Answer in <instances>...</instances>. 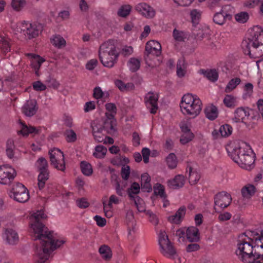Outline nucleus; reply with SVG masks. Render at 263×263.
Returning a JSON list of instances; mask_svg holds the SVG:
<instances>
[{"label":"nucleus","instance_id":"obj_1","mask_svg":"<svg viewBox=\"0 0 263 263\" xmlns=\"http://www.w3.org/2000/svg\"><path fill=\"white\" fill-rule=\"evenodd\" d=\"M43 211L33 213L30 217L29 232L37 241L35 252V258L37 263H45L51 253L60 248L66 242V239L54 231L46 230L41 220L46 219Z\"/></svg>","mask_w":263,"mask_h":263},{"label":"nucleus","instance_id":"obj_2","mask_svg":"<svg viewBox=\"0 0 263 263\" xmlns=\"http://www.w3.org/2000/svg\"><path fill=\"white\" fill-rule=\"evenodd\" d=\"M261 253H263L262 233L249 231L239 237L236 254L241 261L251 262L255 255Z\"/></svg>","mask_w":263,"mask_h":263},{"label":"nucleus","instance_id":"obj_3","mask_svg":"<svg viewBox=\"0 0 263 263\" xmlns=\"http://www.w3.org/2000/svg\"><path fill=\"white\" fill-rule=\"evenodd\" d=\"M231 158L241 167L251 170L254 163V154L250 145L244 142L234 141L226 146Z\"/></svg>","mask_w":263,"mask_h":263},{"label":"nucleus","instance_id":"obj_4","mask_svg":"<svg viewBox=\"0 0 263 263\" xmlns=\"http://www.w3.org/2000/svg\"><path fill=\"white\" fill-rule=\"evenodd\" d=\"M250 36L248 41L243 42L247 49L246 54L254 58L263 55V29L259 26H255L249 30Z\"/></svg>","mask_w":263,"mask_h":263},{"label":"nucleus","instance_id":"obj_5","mask_svg":"<svg viewBox=\"0 0 263 263\" xmlns=\"http://www.w3.org/2000/svg\"><path fill=\"white\" fill-rule=\"evenodd\" d=\"M180 108L184 116L195 118L200 114L202 108V103L196 95L187 93L184 95L180 100Z\"/></svg>","mask_w":263,"mask_h":263},{"label":"nucleus","instance_id":"obj_6","mask_svg":"<svg viewBox=\"0 0 263 263\" xmlns=\"http://www.w3.org/2000/svg\"><path fill=\"white\" fill-rule=\"evenodd\" d=\"M119 52L114 42L108 41L100 47L99 57L102 64L106 67L112 68L118 61Z\"/></svg>","mask_w":263,"mask_h":263},{"label":"nucleus","instance_id":"obj_7","mask_svg":"<svg viewBox=\"0 0 263 263\" xmlns=\"http://www.w3.org/2000/svg\"><path fill=\"white\" fill-rule=\"evenodd\" d=\"M42 28L40 24L31 23L28 21H23L17 23L15 30L16 33H22L30 39L38 36Z\"/></svg>","mask_w":263,"mask_h":263},{"label":"nucleus","instance_id":"obj_8","mask_svg":"<svg viewBox=\"0 0 263 263\" xmlns=\"http://www.w3.org/2000/svg\"><path fill=\"white\" fill-rule=\"evenodd\" d=\"M158 242L161 253L167 257L174 258L176 255V251L170 241L165 231L161 230L159 232Z\"/></svg>","mask_w":263,"mask_h":263},{"label":"nucleus","instance_id":"obj_9","mask_svg":"<svg viewBox=\"0 0 263 263\" xmlns=\"http://www.w3.org/2000/svg\"><path fill=\"white\" fill-rule=\"evenodd\" d=\"M9 195L11 199L20 203L26 202L30 197L27 188L19 182L16 183L13 185Z\"/></svg>","mask_w":263,"mask_h":263},{"label":"nucleus","instance_id":"obj_10","mask_svg":"<svg viewBox=\"0 0 263 263\" xmlns=\"http://www.w3.org/2000/svg\"><path fill=\"white\" fill-rule=\"evenodd\" d=\"M16 176L15 170L8 165H0V183L9 184Z\"/></svg>","mask_w":263,"mask_h":263},{"label":"nucleus","instance_id":"obj_11","mask_svg":"<svg viewBox=\"0 0 263 263\" xmlns=\"http://www.w3.org/2000/svg\"><path fill=\"white\" fill-rule=\"evenodd\" d=\"M51 163L58 170H65V161L64 155L61 151L57 148H54L49 151Z\"/></svg>","mask_w":263,"mask_h":263},{"label":"nucleus","instance_id":"obj_12","mask_svg":"<svg viewBox=\"0 0 263 263\" xmlns=\"http://www.w3.org/2000/svg\"><path fill=\"white\" fill-rule=\"evenodd\" d=\"M161 51V46L158 42L152 40L147 42L145 46V51L147 54L145 60L146 63L149 66H154L151 63H148V60L151 59V55L157 57L160 54Z\"/></svg>","mask_w":263,"mask_h":263},{"label":"nucleus","instance_id":"obj_13","mask_svg":"<svg viewBox=\"0 0 263 263\" xmlns=\"http://www.w3.org/2000/svg\"><path fill=\"white\" fill-rule=\"evenodd\" d=\"M250 115V109L248 107H239L234 112V116L232 118L233 123H246Z\"/></svg>","mask_w":263,"mask_h":263},{"label":"nucleus","instance_id":"obj_14","mask_svg":"<svg viewBox=\"0 0 263 263\" xmlns=\"http://www.w3.org/2000/svg\"><path fill=\"white\" fill-rule=\"evenodd\" d=\"M134 9L138 13L146 18H152L155 15V11L153 8L145 2L137 4Z\"/></svg>","mask_w":263,"mask_h":263},{"label":"nucleus","instance_id":"obj_15","mask_svg":"<svg viewBox=\"0 0 263 263\" xmlns=\"http://www.w3.org/2000/svg\"><path fill=\"white\" fill-rule=\"evenodd\" d=\"M214 200L216 206L220 208H226L231 203L232 198L229 193L222 192L215 195Z\"/></svg>","mask_w":263,"mask_h":263},{"label":"nucleus","instance_id":"obj_16","mask_svg":"<svg viewBox=\"0 0 263 263\" xmlns=\"http://www.w3.org/2000/svg\"><path fill=\"white\" fill-rule=\"evenodd\" d=\"M3 240L9 245H15L18 242L17 233L13 229L8 228L4 230L2 234Z\"/></svg>","mask_w":263,"mask_h":263},{"label":"nucleus","instance_id":"obj_17","mask_svg":"<svg viewBox=\"0 0 263 263\" xmlns=\"http://www.w3.org/2000/svg\"><path fill=\"white\" fill-rule=\"evenodd\" d=\"M27 55L30 58L31 66L36 76H40V69L42 64L45 60L39 55L33 53H28Z\"/></svg>","mask_w":263,"mask_h":263},{"label":"nucleus","instance_id":"obj_18","mask_svg":"<svg viewBox=\"0 0 263 263\" xmlns=\"http://www.w3.org/2000/svg\"><path fill=\"white\" fill-rule=\"evenodd\" d=\"M158 96L157 94L148 93L145 98V103L151 113L155 114L158 110Z\"/></svg>","mask_w":263,"mask_h":263},{"label":"nucleus","instance_id":"obj_19","mask_svg":"<svg viewBox=\"0 0 263 263\" xmlns=\"http://www.w3.org/2000/svg\"><path fill=\"white\" fill-rule=\"evenodd\" d=\"M106 117L105 120L100 125H102V129L106 133L114 134L117 132V121L115 118Z\"/></svg>","mask_w":263,"mask_h":263},{"label":"nucleus","instance_id":"obj_20","mask_svg":"<svg viewBox=\"0 0 263 263\" xmlns=\"http://www.w3.org/2000/svg\"><path fill=\"white\" fill-rule=\"evenodd\" d=\"M227 7H230L229 6H226L222 8L220 12L215 13L213 16V21L217 24L222 25L226 23L228 20H230L232 18L231 14L226 12L224 9Z\"/></svg>","mask_w":263,"mask_h":263},{"label":"nucleus","instance_id":"obj_21","mask_svg":"<svg viewBox=\"0 0 263 263\" xmlns=\"http://www.w3.org/2000/svg\"><path fill=\"white\" fill-rule=\"evenodd\" d=\"M91 126L95 140L98 142H102L104 140L105 135L107 133L104 132L102 128V125L97 122H94Z\"/></svg>","mask_w":263,"mask_h":263},{"label":"nucleus","instance_id":"obj_22","mask_svg":"<svg viewBox=\"0 0 263 263\" xmlns=\"http://www.w3.org/2000/svg\"><path fill=\"white\" fill-rule=\"evenodd\" d=\"M37 109L36 102L34 100L27 101L22 107L23 112L28 117L34 115Z\"/></svg>","mask_w":263,"mask_h":263},{"label":"nucleus","instance_id":"obj_23","mask_svg":"<svg viewBox=\"0 0 263 263\" xmlns=\"http://www.w3.org/2000/svg\"><path fill=\"white\" fill-rule=\"evenodd\" d=\"M185 208L183 206L180 208L174 214L167 217L168 221L173 224H179L183 220L185 214Z\"/></svg>","mask_w":263,"mask_h":263},{"label":"nucleus","instance_id":"obj_24","mask_svg":"<svg viewBox=\"0 0 263 263\" xmlns=\"http://www.w3.org/2000/svg\"><path fill=\"white\" fill-rule=\"evenodd\" d=\"M256 191L255 186L251 184H247L243 186L241 190V194L244 200L250 199Z\"/></svg>","mask_w":263,"mask_h":263},{"label":"nucleus","instance_id":"obj_25","mask_svg":"<svg viewBox=\"0 0 263 263\" xmlns=\"http://www.w3.org/2000/svg\"><path fill=\"white\" fill-rule=\"evenodd\" d=\"M186 237L190 242H197L200 239L199 230L195 227H190L186 229Z\"/></svg>","mask_w":263,"mask_h":263},{"label":"nucleus","instance_id":"obj_26","mask_svg":"<svg viewBox=\"0 0 263 263\" xmlns=\"http://www.w3.org/2000/svg\"><path fill=\"white\" fill-rule=\"evenodd\" d=\"M185 181V179L184 176L178 175L176 176L174 179L169 180L167 181V185L170 188L176 189L182 187Z\"/></svg>","mask_w":263,"mask_h":263},{"label":"nucleus","instance_id":"obj_27","mask_svg":"<svg viewBox=\"0 0 263 263\" xmlns=\"http://www.w3.org/2000/svg\"><path fill=\"white\" fill-rule=\"evenodd\" d=\"M223 103L228 108H234L238 105V99L233 95H226L223 99Z\"/></svg>","mask_w":263,"mask_h":263},{"label":"nucleus","instance_id":"obj_28","mask_svg":"<svg viewBox=\"0 0 263 263\" xmlns=\"http://www.w3.org/2000/svg\"><path fill=\"white\" fill-rule=\"evenodd\" d=\"M20 130L18 131V134L23 136H27L30 134H37L39 133L40 129L36 128L32 126H28L26 124L21 123Z\"/></svg>","mask_w":263,"mask_h":263},{"label":"nucleus","instance_id":"obj_29","mask_svg":"<svg viewBox=\"0 0 263 263\" xmlns=\"http://www.w3.org/2000/svg\"><path fill=\"white\" fill-rule=\"evenodd\" d=\"M99 253L101 258L105 260H109L112 257V251L107 245H104L100 247Z\"/></svg>","mask_w":263,"mask_h":263},{"label":"nucleus","instance_id":"obj_30","mask_svg":"<svg viewBox=\"0 0 263 263\" xmlns=\"http://www.w3.org/2000/svg\"><path fill=\"white\" fill-rule=\"evenodd\" d=\"M204 111L206 117L210 120L215 119L218 116V109L215 106L212 104L207 106Z\"/></svg>","mask_w":263,"mask_h":263},{"label":"nucleus","instance_id":"obj_31","mask_svg":"<svg viewBox=\"0 0 263 263\" xmlns=\"http://www.w3.org/2000/svg\"><path fill=\"white\" fill-rule=\"evenodd\" d=\"M50 41L53 46L59 49L64 47L66 44L65 40L58 34L53 35L50 39Z\"/></svg>","mask_w":263,"mask_h":263},{"label":"nucleus","instance_id":"obj_32","mask_svg":"<svg viewBox=\"0 0 263 263\" xmlns=\"http://www.w3.org/2000/svg\"><path fill=\"white\" fill-rule=\"evenodd\" d=\"M173 36L177 42H184L189 37V34L185 31L175 29L173 32Z\"/></svg>","mask_w":263,"mask_h":263},{"label":"nucleus","instance_id":"obj_33","mask_svg":"<svg viewBox=\"0 0 263 263\" xmlns=\"http://www.w3.org/2000/svg\"><path fill=\"white\" fill-rule=\"evenodd\" d=\"M241 80L239 78H235L229 81L224 88V92L230 93L233 91L240 83Z\"/></svg>","mask_w":263,"mask_h":263},{"label":"nucleus","instance_id":"obj_34","mask_svg":"<svg viewBox=\"0 0 263 263\" xmlns=\"http://www.w3.org/2000/svg\"><path fill=\"white\" fill-rule=\"evenodd\" d=\"M115 84L122 91L132 90L135 87L133 83L130 82L126 84L120 80H116Z\"/></svg>","mask_w":263,"mask_h":263},{"label":"nucleus","instance_id":"obj_35","mask_svg":"<svg viewBox=\"0 0 263 263\" xmlns=\"http://www.w3.org/2000/svg\"><path fill=\"white\" fill-rule=\"evenodd\" d=\"M49 172H40L37 177V185L40 189H42L44 187L46 181L49 179Z\"/></svg>","mask_w":263,"mask_h":263},{"label":"nucleus","instance_id":"obj_36","mask_svg":"<svg viewBox=\"0 0 263 263\" xmlns=\"http://www.w3.org/2000/svg\"><path fill=\"white\" fill-rule=\"evenodd\" d=\"M15 150L14 141L12 139H9L6 144V152L7 156L10 159L13 158L15 154Z\"/></svg>","mask_w":263,"mask_h":263},{"label":"nucleus","instance_id":"obj_37","mask_svg":"<svg viewBox=\"0 0 263 263\" xmlns=\"http://www.w3.org/2000/svg\"><path fill=\"white\" fill-rule=\"evenodd\" d=\"M35 165L39 172H49L48 162L44 158H40Z\"/></svg>","mask_w":263,"mask_h":263},{"label":"nucleus","instance_id":"obj_38","mask_svg":"<svg viewBox=\"0 0 263 263\" xmlns=\"http://www.w3.org/2000/svg\"><path fill=\"white\" fill-rule=\"evenodd\" d=\"M186 63L183 59L178 61L177 64V74L180 78L183 77L186 73Z\"/></svg>","mask_w":263,"mask_h":263},{"label":"nucleus","instance_id":"obj_39","mask_svg":"<svg viewBox=\"0 0 263 263\" xmlns=\"http://www.w3.org/2000/svg\"><path fill=\"white\" fill-rule=\"evenodd\" d=\"M132 9V6L130 5H123L119 8L117 14L121 17H126L130 14Z\"/></svg>","mask_w":263,"mask_h":263},{"label":"nucleus","instance_id":"obj_40","mask_svg":"<svg viewBox=\"0 0 263 263\" xmlns=\"http://www.w3.org/2000/svg\"><path fill=\"white\" fill-rule=\"evenodd\" d=\"M150 181L151 178L148 174L144 173L141 175V186L147 192H149L151 190H152V186L150 184Z\"/></svg>","mask_w":263,"mask_h":263},{"label":"nucleus","instance_id":"obj_41","mask_svg":"<svg viewBox=\"0 0 263 263\" xmlns=\"http://www.w3.org/2000/svg\"><path fill=\"white\" fill-rule=\"evenodd\" d=\"M107 148L103 145H99L96 146L93 155L98 159L103 158L107 153Z\"/></svg>","mask_w":263,"mask_h":263},{"label":"nucleus","instance_id":"obj_42","mask_svg":"<svg viewBox=\"0 0 263 263\" xmlns=\"http://www.w3.org/2000/svg\"><path fill=\"white\" fill-rule=\"evenodd\" d=\"M202 12L198 9H194L190 11V16L194 25L198 24L200 20Z\"/></svg>","mask_w":263,"mask_h":263},{"label":"nucleus","instance_id":"obj_43","mask_svg":"<svg viewBox=\"0 0 263 263\" xmlns=\"http://www.w3.org/2000/svg\"><path fill=\"white\" fill-rule=\"evenodd\" d=\"M200 178V174L191 167L189 168V181L191 184H195Z\"/></svg>","mask_w":263,"mask_h":263},{"label":"nucleus","instance_id":"obj_44","mask_svg":"<svg viewBox=\"0 0 263 263\" xmlns=\"http://www.w3.org/2000/svg\"><path fill=\"white\" fill-rule=\"evenodd\" d=\"M127 66L131 71H136L140 67V60L135 58H130L127 62Z\"/></svg>","mask_w":263,"mask_h":263},{"label":"nucleus","instance_id":"obj_45","mask_svg":"<svg viewBox=\"0 0 263 263\" xmlns=\"http://www.w3.org/2000/svg\"><path fill=\"white\" fill-rule=\"evenodd\" d=\"M105 109L107 112L105 113L106 117L115 118L117 114V107L115 104L108 103L105 104Z\"/></svg>","mask_w":263,"mask_h":263},{"label":"nucleus","instance_id":"obj_46","mask_svg":"<svg viewBox=\"0 0 263 263\" xmlns=\"http://www.w3.org/2000/svg\"><path fill=\"white\" fill-rule=\"evenodd\" d=\"M26 4V0H12L11 6L17 12L21 11Z\"/></svg>","mask_w":263,"mask_h":263},{"label":"nucleus","instance_id":"obj_47","mask_svg":"<svg viewBox=\"0 0 263 263\" xmlns=\"http://www.w3.org/2000/svg\"><path fill=\"white\" fill-rule=\"evenodd\" d=\"M154 192L156 195L159 196L162 199H165L166 197L164 186L160 183H156L154 186Z\"/></svg>","mask_w":263,"mask_h":263},{"label":"nucleus","instance_id":"obj_48","mask_svg":"<svg viewBox=\"0 0 263 263\" xmlns=\"http://www.w3.org/2000/svg\"><path fill=\"white\" fill-rule=\"evenodd\" d=\"M166 162L168 167L171 169L175 168L178 163L177 157L174 153H171L168 155L166 158Z\"/></svg>","mask_w":263,"mask_h":263},{"label":"nucleus","instance_id":"obj_49","mask_svg":"<svg viewBox=\"0 0 263 263\" xmlns=\"http://www.w3.org/2000/svg\"><path fill=\"white\" fill-rule=\"evenodd\" d=\"M81 168L82 173L87 176H90L93 173L91 165L86 161H82L81 163Z\"/></svg>","mask_w":263,"mask_h":263},{"label":"nucleus","instance_id":"obj_50","mask_svg":"<svg viewBox=\"0 0 263 263\" xmlns=\"http://www.w3.org/2000/svg\"><path fill=\"white\" fill-rule=\"evenodd\" d=\"M253 92V85L250 83H246L243 89V92L242 95V97L243 99H247L250 98Z\"/></svg>","mask_w":263,"mask_h":263},{"label":"nucleus","instance_id":"obj_51","mask_svg":"<svg viewBox=\"0 0 263 263\" xmlns=\"http://www.w3.org/2000/svg\"><path fill=\"white\" fill-rule=\"evenodd\" d=\"M194 138V135L192 132H187L182 133L180 139L181 144H185L191 141Z\"/></svg>","mask_w":263,"mask_h":263},{"label":"nucleus","instance_id":"obj_52","mask_svg":"<svg viewBox=\"0 0 263 263\" xmlns=\"http://www.w3.org/2000/svg\"><path fill=\"white\" fill-rule=\"evenodd\" d=\"M204 74L206 78L212 82H215L218 78V74L216 70H210L205 71Z\"/></svg>","mask_w":263,"mask_h":263},{"label":"nucleus","instance_id":"obj_53","mask_svg":"<svg viewBox=\"0 0 263 263\" xmlns=\"http://www.w3.org/2000/svg\"><path fill=\"white\" fill-rule=\"evenodd\" d=\"M219 132L222 137H228L232 134V128L229 125H223L220 127Z\"/></svg>","mask_w":263,"mask_h":263},{"label":"nucleus","instance_id":"obj_54","mask_svg":"<svg viewBox=\"0 0 263 263\" xmlns=\"http://www.w3.org/2000/svg\"><path fill=\"white\" fill-rule=\"evenodd\" d=\"M249 14L246 12H240L235 15L236 21L239 23H245L249 19Z\"/></svg>","mask_w":263,"mask_h":263},{"label":"nucleus","instance_id":"obj_55","mask_svg":"<svg viewBox=\"0 0 263 263\" xmlns=\"http://www.w3.org/2000/svg\"><path fill=\"white\" fill-rule=\"evenodd\" d=\"M130 173V167L127 165H123L121 169V176L124 180H127Z\"/></svg>","mask_w":263,"mask_h":263},{"label":"nucleus","instance_id":"obj_56","mask_svg":"<svg viewBox=\"0 0 263 263\" xmlns=\"http://www.w3.org/2000/svg\"><path fill=\"white\" fill-rule=\"evenodd\" d=\"M135 203L139 212H143L145 211V204L141 199L138 197H136L135 199Z\"/></svg>","mask_w":263,"mask_h":263},{"label":"nucleus","instance_id":"obj_57","mask_svg":"<svg viewBox=\"0 0 263 263\" xmlns=\"http://www.w3.org/2000/svg\"><path fill=\"white\" fill-rule=\"evenodd\" d=\"M103 210L105 216L107 218H110L113 216V210L112 207L109 206L107 203L103 202Z\"/></svg>","mask_w":263,"mask_h":263},{"label":"nucleus","instance_id":"obj_58","mask_svg":"<svg viewBox=\"0 0 263 263\" xmlns=\"http://www.w3.org/2000/svg\"><path fill=\"white\" fill-rule=\"evenodd\" d=\"M140 186L138 183L134 182L133 183L128 192L129 196L130 197H133L132 194H137L139 192Z\"/></svg>","mask_w":263,"mask_h":263},{"label":"nucleus","instance_id":"obj_59","mask_svg":"<svg viewBox=\"0 0 263 263\" xmlns=\"http://www.w3.org/2000/svg\"><path fill=\"white\" fill-rule=\"evenodd\" d=\"M32 87L36 91H44L47 88L46 86L40 81L34 82L32 84Z\"/></svg>","mask_w":263,"mask_h":263},{"label":"nucleus","instance_id":"obj_60","mask_svg":"<svg viewBox=\"0 0 263 263\" xmlns=\"http://www.w3.org/2000/svg\"><path fill=\"white\" fill-rule=\"evenodd\" d=\"M259 2V0H246L243 3V6L248 8H253L257 6Z\"/></svg>","mask_w":263,"mask_h":263},{"label":"nucleus","instance_id":"obj_61","mask_svg":"<svg viewBox=\"0 0 263 263\" xmlns=\"http://www.w3.org/2000/svg\"><path fill=\"white\" fill-rule=\"evenodd\" d=\"M70 12L67 10L60 11L58 14V17L62 21L68 20L70 18Z\"/></svg>","mask_w":263,"mask_h":263},{"label":"nucleus","instance_id":"obj_62","mask_svg":"<svg viewBox=\"0 0 263 263\" xmlns=\"http://www.w3.org/2000/svg\"><path fill=\"white\" fill-rule=\"evenodd\" d=\"M121 199L115 195H111L109 198L108 202L107 204L108 205L112 206L114 204H118L120 203Z\"/></svg>","mask_w":263,"mask_h":263},{"label":"nucleus","instance_id":"obj_63","mask_svg":"<svg viewBox=\"0 0 263 263\" xmlns=\"http://www.w3.org/2000/svg\"><path fill=\"white\" fill-rule=\"evenodd\" d=\"M66 139L68 142H73L77 139L76 133L72 130H67L65 133Z\"/></svg>","mask_w":263,"mask_h":263},{"label":"nucleus","instance_id":"obj_64","mask_svg":"<svg viewBox=\"0 0 263 263\" xmlns=\"http://www.w3.org/2000/svg\"><path fill=\"white\" fill-rule=\"evenodd\" d=\"M98 61L97 59H91L87 62L86 64V68L89 70H92L98 65Z\"/></svg>","mask_w":263,"mask_h":263}]
</instances>
